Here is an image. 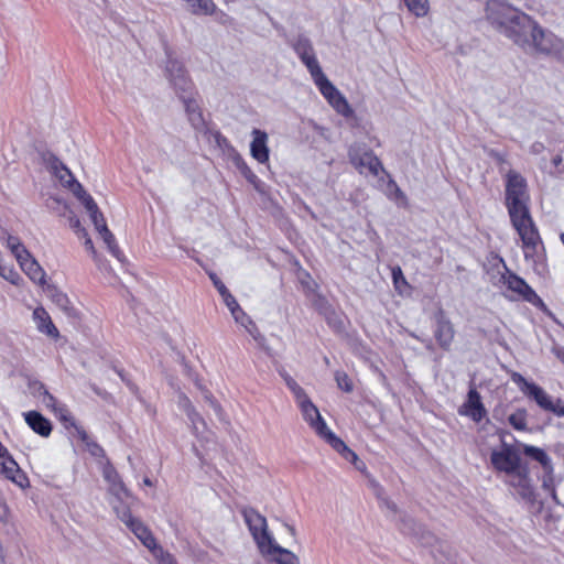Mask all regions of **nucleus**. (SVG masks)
Instances as JSON below:
<instances>
[{"mask_svg":"<svg viewBox=\"0 0 564 564\" xmlns=\"http://www.w3.org/2000/svg\"><path fill=\"white\" fill-rule=\"evenodd\" d=\"M505 204L510 221L522 241L525 260L535 261L544 249L543 241L531 216L527 180L514 170L506 174Z\"/></svg>","mask_w":564,"mask_h":564,"instance_id":"1","label":"nucleus"},{"mask_svg":"<svg viewBox=\"0 0 564 564\" xmlns=\"http://www.w3.org/2000/svg\"><path fill=\"white\" fill-rule=\"evenodd\" d=\"M293 50L301 62L306 66L322 96L334 108V110L345 118L351 117L354 113L352 108L345 96L323 73L311 41L306 37H299L293 44Z\"/></svg>","mask_w":564,"mask_h":564,"instance_id":"2","label":"nucleus"},{"mask_svg":"<svg viewBox=\"0 0 564 564\" xmlns=\"http://www.w3.org/2000/svg\"><path fill=\"white\" fill-rule=\"evenodd\" d=\"M490 464L496 471L510 476L508 484L520 489L521 494L529 489V467L522 463L520 452L513 445L502 443L499 449H492Z\"/></svg>","mask_w":564,"mask_h":564,"instance_id":"3","label":"nucleus"},{"mask_svg":"<svg viewBox=\"0 0 564 564\" xmlns=\"http://www.w3.org/2000/svg\"><path fill=\"white\" fill-rule=\"evenodd\" d=\"M296 404L300 408L305 422L321 438L325 440L345 459L350 462L358 459L357 454L350 449L341 438H339L328 429L317 406L312 402L307 394L304 395L303 399H299Z\"/></svg>","mask_w":564,"mask_h":564,"instance_id":"4","label":"nucleus"},{"mask_svg":"<svg viewBox=\"0 0 564 564\" xmlns=\"http://www.w3.org/2000/svg\"><path fill=\"white\" fill-rule=\"evenodd\" d=\"M489 18L497 23L505 35L516 44L523 46L528 40V31L532 29L533 19L506 4H497L490 9Z\"/></svg>","mask_w":564,"mask_h":564,"instance_id":"5","label":"nucleus"},{"mask_svg":"<svg viewBox=\"0 0 564 564\" xmlns=\"http://www.w3.org/2000/svg\"><path fill=\"white\" fill-rule=\"evenodd\" d=\"M514 382L520 384L521 391L544 411L553 413L557 417H564V401L560 398L553 400L540 386L528 382L521 375L512 376Z\"/></svg>","mask_w":564,"mask_h":564,"instance_id":"6","label":"nucleus"},{"mask_svg":"<svg viewBox=\"0 0 564 564\" xmlns=\"http://www.w3.org/2000/svg\"><path fill=\"white\" fill-rule=\"evenodd\" d=\"M165 70L166 76L178 97L180 95H197L195 85L182 62L175 58H169Z\"/></svg>","mask_w":564,"mask_h":564,"instance_id":"7","label":"nucleus"},{"mask_svg":"<svg viewBox=\"0 0 564 564\" xmlns=\"http://www.w3.org/2000/svg\"><path fill=\"white\" fill-rule=\"evenodd\" d=\"M501 279L507 289L512 293V300H522L533 305L542 304V300L535 291L525 282L524 279L514 272L507 270V272L502 274Z\"/></svg>","mask_w":564,"mask_h":564,"instance_id":"8","label":"nucleus"},{"mask_svg":"<svg viewBox=\"0 0 564 564\" xmlns=\"http://www.w3.org/2000/svg\"><path fill=\"white\" fill-rule=\"evenodd\" d=\"M241 514L245 522L256 541L258 549H261L264 544H268L272 539L268 532V523L265 517H263L258 510L251 507L243 508Z\"/></svg>","mask_w":564,"mask_h":564,"instance_id":"9","label":"nucleus"},{"mask_svg":"<svg viewBox=\"0 0 564 564\" xmlns=\"http://www.w3.org/2000/svg\"><path fill=\"white\" fill-rule=\"evenodd\" d=\"M434 322L435 327L433 334L437 346L444 351L451 350L452 344L456 335V330L454 328L453 323L446 316L445 311L442 308H440L434 314Z\"/></svg>","mask_w":564,"mask_h":564,"instance_id":"10","label":"nucleus"},{"mask_svg":"<svg viewBox=\"0 0 564 564\" xmlns=\"http://www.w3.org/2000/svg\"><path fill=\"white\" fill-rule=\"evenodd\" d=\"M350 163L362 173V169H367L373 176H378L380 172H386L379 158L371 150L361 152L358 148H351L348 151Z\"/></svg>","mask_w":564,"mask_h":564,"instance_id":"11","label":"nucleus"},{"mask_svg":"<svg viewBox=\"0 0 564 564\" xmlns=\"http://www.w3.org/2000/svg\"><path fill=\"white\" fill-rule=\"evenodd\" d=\"M120 520L133 532V534L142 542L148 549L156 546V540L151 530L139 519L134 518L129 509L121 512L117 510Z\"/></svg>","mask_w":564,"mask_h":564,"instance_id":"12","label":"nucleus"},{"mask_svg":"<svg viewBox=\"0 0 564 564\" xmlns=\"http://www.w3.org/2000/svg\"><path fill=\"white\" fill-rule=\"evenodd\" d=\"M458 414L467 416L475 423H480L487 415V410L476 388H470L466 401L458 408Z\"/></svg>","mask_w":564,"mask_h":564,"instance_id":"13","label":"nucleus"},{"mask_svg":"<svg viewBox=\"0 0 564 564\" xmlns=\"http://www.w3.org/2000/svg\"><path fill=\"white\" fill-rule=\"evenodd\" d=\"M0 473L9 480L24 487L28 484L26 475L21 470L18 463L9 454L8 449L0 442Z\"/></svg>","mask_w":564,"mask_h":564,"instance_id":"14","label":"nucleus"},{"mask_svg":"<svg viewBox=\"0 0 564 564\" xmlns=\"http://www.w3.org/2000/svg\"><path fill=\"white\" fill-rule=\"evenodd\" d=\"M0 473L9 480L24 487L28 484L26 475L21 470L18 463L9 454L8 449L0 442Z\"/></svg>","mask_w":564,"mask_h":564,"instance_id":"15","label":"nucleus"},{"mask_svg":"<svg viewBox=\"0 0 564 564\" xmlns=\"http://www.w3.org/2000/svg\"><path fill=\"white\" fill-rule=\"evenodd\" d=\"M259 551L264 557L276 564H300L299 557L292 551L280 546L273 538Z\"/></svg>","mask_w":564,"mask_h":564,"instance_id":"16","label":"nucleus"},{"mask_svg":"<svg viewBox=\"0 0 564 564\" xmlns=\"http://www.w3.org/2000/svg\"><path fill=\"white\" fill-rule=\"evenodd\" d=\"M102 476L109 485V492L111 495L118 499H123L131 496L119 473L109 460H107L102 466Z\"/></svg>","mask_w":564,"mask_h":564,"instance_id":"17","label":"nucleus"},{"mask_svg":"<svg viewBox=\"0 0 564 564\" xmlns=\"http://www.w3.org/2000/svg\"><path fill=\"white\" fill-rule=\"evenodd\" d=\"M32 318L35 323L36 329L46 335L47 337L57 340L61 336L59 330L53 323L51 315L43 306H37L33 310Z\"/></svg>","mask_w":564,"mask_h":564,"instance_id":"18","label":"nucleus"},{"mask_svg":"<svg viewBox=\"0 0 564 564\" xmlns=\"http://www.w3.org/2000/svg\"><path fill=\"white\" fill-rule=\"evenodd\" d=\"M530 35L536 51L550 54L556 50V39L552 34H547L534 20Z\"/></svg>","mask_w":564,"mask_h":564,"instance_id":"19","label":"nucleus"},{"mask_svg":"<svg viewBox=\"0 0 564 564\" xmlns=\"http://www.w3.org/2000/svg\"><path fill=\"white\" fill-rule=\"evenodd\" d=\"M253 140L250 144L251 156L259 163H267L269 161L270 152L267 145L268 134L260 129H253Z\"/></svg>","mask_w":564,"mask_h":564,"instance_id":"20","label":"nucleus"},{"mask_svg":"<svg viewBox=\"0 0 564 564\" xmlns=\"http://www.w3.org/2000/svg\"><path fill=\"white\" fill-rule=\"evenodd\" d=\"M197 96L198 94L193 96L180 95V99L184 104L185 112L191 124L195 129H202L205 126V120L202 108L197 101Z\"/></svg>","mask_w":564,"mask_h":564,"instance_id":"21","label":"nucleus"},{"mask_svg":"<svg viewBox=\"0 0 564 564\" xmlns=\"http://www.w3.org/2000/svg\"><path fill=\"white\" fill-rule=\"evenodd\" d=\"M24 420L30 429L42 437H48L53 426L48 419L37 411H29L23 413Z\"/></svg>","mask_w":564,"mask_h":564,"instance_id":"22","label":"nucleus"},{"mask_svg":"<svg viewBox=\"0 0 564 564\" xmlns=\"http://www.w3.org/2000/svg\"><path fill=\"white\" fill-rule=\"evenodd\" d=\"M52 173L61 184L68 188L72 193L75 191V184H80L73 175L70 170L57 158H54L51 162Z\"/></svg>","mask_w":564,"mask_h":564,"instance_id":"23","label":"nucleus"},{"mask_svg":"<svg viewBox=\"0 0 564 564\" xmlns=\"http://www.w3.org/2000/svg\"><path fill=\"white\" fill-rule=\"evenodd\" d=\"M20 268L32 282L40 285L41 288L46 285V273L33 257H30L25 261L21 262Z\"/></svg>","mask_w":564,"mask_h":564,"instance_id":"24","label":"nucleus"},{"mask_svg":"<svg viewBox=\"0 0 564 564\" xmlns=\"http://www.w3.org/2000/svg\"><path fill=\"white\" fill-rule=\"evenodd\" d=\"M315 307L318 311V313L325 317L327 324L332 328L336 330L343 328V322L340 317L325 297L319 296L318 300L315 302Z\"/></svg>","mask_w":564,"mask_h":564,"instance_id":"25","label":"nucleus"},{"mask_svg":"<svg viewBox=\"0 0 564 564\" xmlns=\"http://www.w3.org/2000/svg\"><path fill=\"white\" fill-rule=\"evenodd\" d=\"M391 278L393 288L399 295L403 296L411 294L412 285L408 282L403 275L402 269L399 265H395L391 269Z\"/></svg>","mask_w":564,"mask_h":564,"instance_id":"26","label":"nucleus"},{"mask_svg":"<svg viewBox=\"0 0 564 564\" xmlns=\"http://www.w3.org/2000/svg\"><path fill=\"white\" fill-rule=\"evenodd\" d=\"M521 447L524 455L540 463L543 468L551 467V459L544 449L528 444H522Z\"/></svg>","mask_w":564,"mask_h":564,"instance_id":"27","label":"nucleus"},{"mask_svg":"<svg viewBox=\"0 0 564 564\" xmlns=\"http://www.w3.org/2000/svg\"><path fill=\"white\" fill-rule=\"evenodd\" d=\"M236 323L240 324L252 337L256 338L259 333L256 323L251 319V317L239 306L231 313Z\"/></svg>","mask_w":564,"mask_h":564,"instance_id":"28","label":"nucleus"},{"mask_svg":"<svg viewBox=\"0 0 564 564\" xmlns=\"http://www.w3.org/2000/svg\"><path fill=\"white\" fill-rule=\"evenodd\" d=\"M408 11L416 18H424L430 12L429 0H402Z\"/></svg>","mask_w":564,"mask_h":564,"instance_id":"29","label":"nucleus"},{"mask_svg":"<svg viewBox=\"0 0 564 564\" xmlns=\"http://www.w3.org/2000/svg\"><path fill=\"white\" fill-rule=\"evenodd\" d=\"M100 237L102 238L104 242L107 245L109 252L118 260H122L123 252L119 248L117 240L113 236V234L109 230L108 227L104 228L99 232Z\"/></svg>","mask_w":564,"mask_h":564,"instance_id":"30","label":"nucleus"},{"mask_svg":"<svg viewBox=\"0 0 564 564\" xmlns=\"http://www.w3.org/2000/svg\"><path fill=\"white\" fill-rule=\"evenodd\" d=\"M47 291L51 300L61 307L64 312H69L72 303L66 293L58 290L56 286L47 285Z\"/></svg>","mask_w":564,"mask_h":564,"instance_id":"31","label":"nucleus"},{"mask_svg":"<svg viewBox=\"0 0 564 564\" xmlns=\"http://www.w3.org/2000/svg\"><path fill=\"white\" fill-rule=\"evenodd\" d=\"M73 194L82 202L89 214L96 213L98 205L91 195L85 191L82 184H75V191Z\"/></svg>","mask_w":564,"mask_h":564,"instance_id":"32","label":"nucleus"},{"mask_svg":"<svg viewBox=\"0 0 564 564\" xmlns=\"http://www.w3.org/2000/svg\"><path fill=\"white\" fill-rule=\"evenodd\" d=\"M194 14H212L215 11L213 0H187Z\"/></svg>","mask_w":564,"mask_h":564,"instance_id":"33","label":"nucleus"},{"mask_svg":"<svg viewBox=\"0 0 564 564\" xmlns=\"http://www.w3.org/2000/svg\"><path fill=\"white\" fill-rule=\"evenodd\" d=\"M235 164L239 172L242 174V176L251 184H256L258 181V176L254 174V172L250 169V166L247 164V162L243 160L242 156L237 155L235 159Z\"/></svg>","mask_w":564,"mask_h":564,"instance_id":"34","label":"nucleus"},{"mask_svg":"<svg viewBox=\"0 0 564 564\" xmlns=\"http://www.w3.org/2000/svg\"><path fill=\"white\" fill-rule=\"evenodd\" d=\"M334 377H335V381H336L338 389H340L341 391H344L346 393L352 392L354 382H352L351 378L345 371L337 370V371H335Z\"/></svg>","mask_w":564,"mask_h":564,"instance_id":"35","label":"nucleus"},{"mask_svg":"<svg viewBox=\"0 0 564 564\" xmlns=\"http://www.w3.org/2000/svg\"><path fill=\"white\" fill-rule=\"evenodd\" d=\"M508 421L513 429L524 431L527 429V413L525 410H518L509 415Z\"/></svg>","mask_w":564,"mask_h":564,"instance_id":"36","label":"nucleus"},{"mask_svg":"<svg viewBox=\"0 0 564 564\" xmlns=\"http://www.w3.org/2000/svg\"><path fill=\"white\" fill-rule=\"evenodd\" d=\"M159 564H177L174 556L169 552H165L160 545L156 544L153 549H149Z\"/></svg>","mask_w":564,"mask_h":564,"instance_id":"37","label":"nucleus"},{"mask_svg":"<svg viewBox=\"0 0 564 564\" xmlns=\"http://www.w3.org/2000/svg\"><path fill=\"white\" fill-rule=\"evenodd\" d=\"M183 401H184V409H185V412L189 419V421L196 425V423H203L204 424V420L203 417L200 416V414L196 411L195 406L192 404L191 400L186 397V395H183Z\"/></svg>","mask_w":564,"mask_h":564,"instance_id":"38","label":"nucleus"},{"mask_svg":"<svg viewBox=\"0 0 564 564\" xmlns=\"http://www.w3.org/2000/svg\"><path fill=\"white\" fill-rule=\"evenodd\" d=\"M284 381L286 387L293 393L295 401L303 399V397L307 394L305 390L291 376L286 375L284 377Z\"/></svg>","mask_w":564,"mask_h":564,"instance_id":"39","label":"nucleus"},{"mask_svg":"<svg viewBox=\"0 0 564 564\" xmlns=\"http://www.w3.org/2000/svg\"><path fill=\"white\" fill-rule=\"evenodd\" d=\"M0 275L14 285H20L23 279L12 268H6L0 265Z\"/></svg>","mask_w":564,"mask_h":564,"instance_id":"40","label":"nucleus"},{"mask_svg":"<svg viewBox=\"0 0 564 564\" xmlns=\"http://www.w3.org/2000/svg\"><path fill=\"white\" fill-rule=\"evenodd\" d=\"M11 252L15 257L19 264L32 257L23 243L15 246L13 249H11Z\"/></svg>","mask_w":564,"mask_h":564,"instance_id":"41","label":"nucleus"},{"mask_svg":"<svg viewBox=\"0 0 564 564\" xmlns=\"http://www.w3.org/2000/svg\"><path fill=\"white\" fill-rule=\"evenodd\" d=\"M89 215L98 232H100V230H102L104 228L108 227L106 219L102 213L99 210V208L96 209V213H91Z\"/></svg>","mask_w":564,"mask_h":564,"instance_id":"42","label":"nucleus"},{"mask_svg":"<svg viewBox=\"0 0 564 564\" xmlns=\"http://www.w3.org/2000/svg\"><path fill=\"white\" fill-rule=\"evenodd\" d=\"M41 389L43 390L41 394L43 397V402L45 403V405L47 408L55 410L57 403L56 398L44 386H42Z\"/></svg>","mask_w":564,"mask_h":564,"instance_id":"43","label":"nucleus"},{"mask_svg":"<svg viewBox=\"0 0 564 564\" xmlns=\"http://www.w3.org/2000/svg\"><path fill=\"white\" fill-rule=\"evenodd\" d=\"M224 303L229 308L230 313H232L240 305L235 299V296L228 291L227 293L221 295Z\"/></svg>","mask_w":564,"mask_h":564,"instance_id":"44","label":"nucleus"},{"mask_svg":"<svg viewBox=\"0 0 564 564\" xmlns=\"http://www.w3.org/2000/svg\"><path fill=\"white\" fill-rule=\"evenodd\" d=\"M209 278H210L214 286L216 288V290L220 294V296L229 291L227 289V286L224 284V282L215 273H210Z\"/></svg>","mask_w":564,"mask_h":564,"instance_id":"45","label":"nucleus"},{"mask_svg":"<svg viewBox=\"0 0 564 564\" xmlns=\"http://www.w3.org/2000/svg\"><path fill=\"white\" fill-rule=\"evenodd\" d=\"M10 518V510L7 503L0 499V521L8 522Z\"/></svg>","mask_w":564,"mask_h":564,"instance_id":"46","label":"nucleus"},{"mask_svg":"<svg viewBox=\"0 0 564 564\" xmlns=\"http://www.w3.org/2000/svg\"><path fill=\"white\" fill-rule=\"evenodd\" d=\"M82 232L83 235L85 236V247L87 250H89L93 254L96 253V250H95V247H94V243H93V240L90 239V237L88 236L86 229H82Z\"/></svg>","mask_w":564,"mask_h":564,"instance_id":"47","label":"nucleus"},{"mask_svg":"<svg viewBox=\"0 0 564 564\" xmlns=\"http://www.w3.org/2000/svg\"><path fill=\"white\" fill-rule=\"evenodd\" d=\"M22 242L20 241V239L15 236H9L8 237V240H7V245H8V248L11 250L13 249L15 246H19L21 245Z\"/></svg>","mask_w":564,"mask_h":564,"instance_id":"48","label":"nucleus"},{"mask_svg":"<svg viewBox=\"0 0 564 564\" xmlns=\"http://www.w3.org/2000/svg\"><path fill=\"white\" fill-rule=\"evenodd\" d=\"M116 372L123 382H126L128 386H130V381L126 378V372L123 369H116Z\"/></svg>","mask_w":564,"mask_h":564,"instance_id":"49","label":"nucleus"},{"mask_svg":"<svg viewBox=\"0 0 564 564\" xmlns=\"http://www.w3.org/2000/svg\"><path fill=\"white\" fill-rule=\"evenodd\" d=\"M552 162L555 166L560 165L562 163L561 155H556L555 158H553Z\"/></svg>","mask_w":564,"mask_h":564,"instance_id":"50","label":"nucleus"},{"mask_svg":"<svg viewBox=\"0 0 564 564\" xmlns=\"http://www.w3.org/2000/svg\"><path fill=\"white\" fill-rule=\"evenodd\" d=\"M391 184L395 187L397 195L400 197H403L404 195H403L402 191L398 187V185L393 181H391Z\"/></svg>","mask_w":564,"mask_h":564,"instance_id":"51","label":"nucleus"},{"mask_svg":"<svg viewBox=\"0 0 564 564\" xmlns=\"http://www.w3.org/2000/svg\"><path fill=\"white\" fill-rule=\"evenodd\" d=\"M143 484H144L145 486H149V487H152V486H153V482H152V480H151L149 477H144V478H143Z\"/></svg>","mask_w":564,"mask_h":564,"instance_id":"52","label":"nucleus"},{"mask_svg":"<svg viewBox=\"0 0 564 564\" xmlns=\"http://www.w3.org/2000/svg\"><path fill=\"white\" fill-rule=\"evenodd\" d=\"M557 357L564 364V349L557 351Z\"/></svg>","mask_w":564,"mask_h":564,"instance_id":"53","label":"nucleus"},{"mask_svg":"<svg viewBox=\"0 0 564 564\" xmlns=\"http://www.w3.org/2000/svg\"><path fill=\"white\" fill-rule=\"evenodd\" d=\"M325 360V364L328 365L329 364V359L327 357L324 358Z\"/></svg>","mask_w":564,"mask_h":564,"instance_id":"54","label":"nucleus"}]
</instances>
